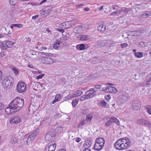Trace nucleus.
I'll return each instance as SVG.
<instances>
[{
  "label": "nucleus",
  "mask_w": 151,
  "mask_h": 151,
  "mask_svg": "<svg viewBox=\"0 0 151 151\" xmlns=\"http://www.w3.org/2000/svg\"><path fill=\"white\" fill-rule=\"evenodd\" d=\"M63 26H64L65 25L66 26L65 27L66 29L70 28L73 27H74L75 25V24L74 23H70L69 22H67L66 23H63Z\"/></svg>",
  "instance_id": "nucleus-18"
},
{
  "label": "nucleus",
  "mask_w": 151,
  "mask_h": 151,
  "mask_svg": "<svg viewBox=\"0 0 151 151\" xmlns=\"http://www.w3.org/2000/svg\"><path fill=\"white\" fill-rule=\"evenodd\" d=\"M44 75L45 74H44L39 75L37 77L36 79H39L42 78L44 76Z\"/></svg>",
  "instance_id": "nucleus-51"
},
{
  "label": "nucleus",
  "mask_w": 151,
  "mask_h": 151,
  "mask_svg": "<svg viewBox=\"0 0 151 151\" xmlns=\"http://www.w3.org/2000/svg\"><path fill=\"white\" fill-rule=\"evenodd\" d=\"M18 139L16 137H12L11 142L12 145H14L17 143Z\"/></svg>",
  "instance_id": "nucleus-31"
},
{
  "label": "nucleus",
  "mask_w": 151,
  "mask_h": 151,
  "mask_svg": "<svg viewBox=\"0 0 151 151\" xmlns=\"http://www.w3.org/2000/svg\"><path fill=\"white\" fill-rule=\"evenodd\" d=\"M104 43V42L103 41H99L95 45V46L98 48H101L103 47Z\"/></svg>",
  "instance_id": "nucleus-26"
},
{
  "label": "nucleus",
  "mask_w": 151,
  "mask_h": 151,
  "mask_svg": "<svg viewBox=\"0 0 151 151\" xmlns=\"http://www.w3.org/2000/svg\"><path fill=\"white\" fill-rule=\"evenodd\" d=\"M127 139H128L127 137H125L118 140L114 144V147L116 148V147H118L119 145H121L122 143H123V142H124L126 140H127Z\"/></svg>",
  "instance_id": "nucleus-10"
},
{
  "label": "nucleus",
  "mask_w": 151,
  "mask_h": 151,
  "mask_svg": "<svg viewBox=\"0 0 151 151\" xmlns=\"http://www.w3.org/2000/svg\"><path fill=\"white\" fill-rule=\"evenodd\" d=\"M147 84L149 85H151V80H150V79L149 78L147 79Z\"/></svg>",
  "instance_id": "nucleus-56"
},
{
  "label": "nucleus",
  "mask_w": 151,
  "mask_h": 151,
  "mask_svg": "<svg viewBox=\"0 0 151 151\" xmlns=\"http://www.w3.org/2000/svg\"><path fill=\"white\" fill-rule=\"evenodd\" d=\"M83 4H80L77 5L76 6L77 8L83 6Z\"/></svg>",
  "instance_id": "nucleus-61"
},
{
  "label": "nucleus",
  "mask_w": 151,
  "mask_h": 151,
  "mask_svg": "<svg viewBox=\"0 0 151 151\" xmlns=\"http://www.w3.org/2000/svg\"><path fill=\"white\" fill-rule=\"evenodd\" d=\"M24 104V100L23 99L17 98L10 103V105L13 107V108L16 112L19 111L23 107Z\"/></svg>",
  "instance_id": "nucleus-1"
},
{
  "label": "nucleus",
  "mask_w": 151,
  "mask_h": 151,
  "mask_svg": "<svg viewBox=\"0 0 151 151\" xmlns=\"http://www.w3.org/2000/svg\"><path fill=\"white\" fill-rule=\"evenodd\" d=\"M78 38L81 40L86 41L90 39L89 35H81L78 36Z\"/></svg>",
  "instance_id": "nucleus-13"
},
{
  "label": "nucleus",
  "mask_w": 151,
  "mask_h": 151,
  "mask_svg": "<svg viewBox=\"0 0 151 151\" xmlns=\"http://www.w3.org/2000/svg\"><path fill=\"white\" fill-rule=\"evenodd\" d=\"M82 28V25H78L74 28L73 31L76 33L80 34L81 32Z\"/></svg>",
  "instance_id": "nucleus-17"
},
{
  "label": "nucleus",
  "mask_w": 151,
  "mask_h": 151,
  "mask_svg": "<svg viewBox=\"0 0 151 151\" xmlns=\"http://www.w3.org/2000/svg\"><path fill=\"white\" fill-rule=\"evenodd\" d=\"M104 92H107V93H109L110 91L108 87H106L105 88H104Z\"/></svg>",
  "instance_id": "nucleus-52"
},
{
  "label": "nucleus",
  "mask_w": 151,
  "mask_h": 151,
  "mask_svg": "<svg viewBox=\"0 0 151 151\" xmlns=\"http://www.w3.org/2000/svg\"><path fill=\"white\" fill-rule=\"evenodd\" d=\"M125 147L124 145V142L122 143L121 145H119L118 147H116V149L118 150H122L123 149H125Z\"/></svg>",
  "instance_id": "nucleus-35"
},
{
  "label": "nucleus",
  "mask_w": 151,
  "mask_h": 151,
  "mask_svg": "<svg viewBox=\"0 0 151 151\" xmlns=\"http://www.w3.org/2000/svg\"><path fill=\"white\" fill-rule=\"evenodd\" d=\"M123 142L125 147H125V149L128 148L130 146V140L128 138V139H127V140H126L125 142Z\"/></svg>",
  "instance_id": "nucleus-22"
},
{
  "label": "nucleus",
  "mask_w": 151,
  "mask_h": 151,
  "mask_svg": "<svg viewBox=\"0 0 151 151\" xmlns=\"http://www.w3.org/2000/svg\"><path fill=\"white\" fill-rule=\"evenodd\" d=\"M91 141L90 140L87 139L85 141L83 145L86 148H88L91 146Z\"/></svg>",
  "instance_id": "nucleus-21"
},
{
  "label": "nucleus",
  "mask_w": 151,
  "mask_h": 151,
  "mask_svg": "<svg viewBox=\"0 0 151 151\" xmlns=\"http://www.w3.org/2000/svg\"><path fill=\"white\" fill-rule=\"evenodd\" d=\"M88 99V97L86 95V94L85 93V95H83L81 97L80 100L81 101H83L85 100H86Z\"/></svg>",
  "instance_id": "nucleus-39"
},
{
  "label": "nucleus",
  "mask_w": 151,
  "mask_h": 151,
  "mask_svg": "<svg viewBox=\"0 0 151 151\" xmlns=\"http://www.w3.org/2000/svg\"><path fill=\"white\" fill-rule=\"evenodd\" d=\"M97 91L95 90L94 88H91L90 90L87 91L86 93L88 99L93 97L96 95V91Z\"/></svg>",
  "instance_id": "nucleus-4"
},
{
  "label": "nucleus",
  "mask_w": 151,
  "mask_h": 151,
  "mask_svg": "<svg viewBox=\"0 0 151 151\" xmlns=\"http://www.w3.org/2000/svg\"><path fill=\"white\" fill-rule=\"evenodd\" d=\"M139 46L141 47H144L145 46V43L143 42H139Z\"/></svg>",
  "instance_id": "nucleus-53"
},
{
  "label": "nucleus",
  "mask_w": 151,
  "mask_h": 151,
  "mask_svg": "<svg viewBox=\"0 0 151 151\" xmlns=\"http://www.w3.org/2000/svg\"><path fill=\"white\" fill-rule=\"evenodd\" d=\"M39 129H36L34 130L29 135V137H30L32 139L34 140L37 134L39 132Z\"/></svg>",
  "instance_id": "nucleus-16"
},
{
  "label": "nucleus",
  "mask_w": 151,
  "mask_h": 151,
  "mask_svg": "<svg viewBox=\"0 0 151 151\" xmlns=\"http://www.w3.org/2000/svg\"><path fill=\"white\" fill-rule=\"evenodd\" d=\"M149 124H148L147 126L148 127V128L151 130V123L149 122Z\"/></svg>",
  "instance_id": "nucleus-64"
},
{
  "label": "nucleus",
  "mask_w": 151,
  "mask_h": 151,
  "mask_svg": "<svg viewBox=\"0 0 151 151\" xmlns=\"http://www.w3.org/2000/svg\"><path fill=\"white\" fill-rule=\"evenodd\" d=\"M86 120L87 122H91L93 118V116L92 114H88L86 115Z\"/></svg>",
  "instance_id": "nucleus-25"
},
{
  "label": "nucleus",
  "mask_w": 151,
  "mask_h": 151,
  "mask_svg": "<svg viewBox=\"0 0 151 151\" xmlns=\"http://www.w3.org/2000/svg\"><path fill=\"white\" fill-rule=\"evenodd\" d=\"M46 146L47 147L50 151H54L56 147V144L52 143V142H51V143H49Z\"/></svg>",
  "instance_id": "nucleus-12"
},
{
  "label": "nucleus",
  "mask_w": 151,
  "mask_h": 151,
  "mask_svg": "<svg viewBox=\"0 0 151 151\" xmlns=\"http://www.w3.org/2000/svg\"><path fill=\"white\" fill-rule=\"evenodd\" d=\"M145 109L147 110V112L149 114L151 115V106L147 105L145 106Z\"/></svg>",
  "instance_id": "nucleus-30"
},
{
  "label": "nucleus",
  "mask_w": 151,
  "mask_h": 151,
  "mask_svg": "<svg viewBox=\"0 0 151 151\" xmlns=\"http://www.w3.org/2000/svg\"><path fill=\"white\" fill-rule=\"evenodd\" d=\"M110 93H116L118 91L117 89L112 86H109Z\"/></svg>",
  "instance_id": "nucleus-27"
},
{
  "label": "nucleus",
  "mask_w": 151,
  "mask_h": 151,
  "mask_svg": "<svg viewBox=\"0 0 151 151\" xmlns=\"http://www.w3.org/2000/svg\"><path fill=\"white\" fill-rule=\"evenodd\" d=\"M23 26V25L21 24H12L10 27L12 29H13L14 27H16L18 28H21Z\"/></svg>",
  "instance_id": "nucleus-33"
},
{
  "label": "nucleus",
  "mask_w": 151,
  "mask_h": 151,
  "mask_svg": "<svg viewBox=\"0 0 151 151\" xmlns=\"http://www.w3.org/2000/svg\"><path fill=\"white\" fill-rule=\"evenodd\" d=\"M88 109H85L82 110V113L83 114H86L88 113Z\"/></svg>",
  "instance_id": "nucleus-48"
},
{
  "label": "nucleus",
  "mask_w": 151,
  "mask_h": 151,
  "mask_svg": "<svg viewBox=\"0 0 151 151\" xmlns=\"http://www.w3.org/2000/svg\"><path fill=\"white\" fill-rule=\"evenodd\" d=\"M83 93L82 91L81 90H77L70 96V98H72L80 96Z\"/></svg>",
  "instance_id": "nucleus-15"
},
{
  "label": "nucleus",
  "mask_w": 151,
  "mask_h": 151,
  "mask_svg": "<svg viewBox=\"0 0 151 151\" xmlns=\"http://www.w3.org/2000/svg\"><path fill=\"white\" fill-rule=\"evenodd\" d=\"M18 92L19 93H23L26 90V85L24 83L19 82L17 85Z\"/></svg>",
  "instance_id": "nucleus-2"
},
{
  "label": "nucleus",
  "mask_w": 151,
  "mask_h": 151,
  "mask_svg": "<svg viewBox=\"0 0 151 151\" xmlns=\"http://www.w3.org/2000/svg\"><path fill=\"white\" fill-rule=\"evenodd\" d=\"M95 142L99 143V144L104 145V139L102 138H97L96 139Z\"/></svg>",
  "instance_id": "nucleus-29"
},
{
  "label": "nucleus",
  "mask_w": 151,
  "mask_h": 151,
  "mask_svg": "<svg viewBox=\"0 0 151 151\" xmlns=\"http://www.w3.org/2000/svg\"><path fill=\"white\" fill-rule=\"evenodd\" d=\"M78 102V100L77 99L75 100H73L72 102V104L73 105V107H74L76 106L77 105V104Z\"/></svg>",
  "instance_id": "nucleus-37"
},
{
  "label": "nucleus",
  "mask_w": 151,
  "mask_h": 151,
  "mask_svg": "<svg viewBox=\"0 0 151 151\" xmlns=\"http://www.w3.org/2000/svg\"><path fill=\"white\" fill-rule=\"evenodd\" d=\"M76 48L78 50H84L85 49V46L83 44H79L76 46Z\"/></svg>",
  "instance_id": "nucleus-19"
},
{
  "label": "nucleus",
  "mask_w": 151,
  "mask_h": 151,
  "mask_svg": "<svg viewBox=\"0 0 151 151\" xmlns=\"http://www.w3.org/2000/svg\"><path fill=\"white\" fill-rule=\"evenodd\" d=\"M42 62L45 64H50L54 62V60L50 57H44L42 59Z\"/></svg>",
  "instance_id": "nucleus-7"
},
{
  "label": "nucleus",
  "mask_w": 151,
  "mask_h": 151,
  "mask_svg": "<svg viewBox=\"0 0 151 151\" xmlns=\"http://www.w3.org/2000/svg\"><path fill=\"white\" fill-rule=\"evenodd\" d=\"M5 111L6 113L8 114H14L16 112V111L13 108V107L10 105V103L9 105V106L6 107L5 109Z\"/></svg>",
  "instance_id": "nucleus-8"
},
{
  "label": "nucleus",
  "mask_w": 151,
  "mask_h": 151,
  "mask_svg": "<svg viewBox=\"0 0 151 151\" xmlns=\"http://www.w3.org/2000/svg\"><path fill=\"white\" fill-rule=\"evenodd\" d=\"M120 46L122 48H124L128 46V44L127 43H123L120 44Z\"/></svg>",
  "instance_id": "nucleus-46"
},
{
  "label": "nucleus",
  "mask_w": 151,
  "mask_h": 151,
  "mask_svg": "<svg viewBox=\"0 0 151 151\" xmlns=\"http://www.w3.org/2000/svg\"><path fill=\"white\" fill-rule=\"evenodd\" d=\"M130 34L132 36H137L141 35V32L138 30L134 31L131 32Z\"/></svg>",
  "instance_id": "nucleus-24"
},
{
  "label": "nucleus",
  "mask_w": 151,
  "mask_h": 151,
  "mask_svg": "<svg viewBox=\"0 0 151 151\" xmlns=\"http://www.w3.org/2000/svg\"><path fill=\"white\" fill-rule=\"evenodd\" d=\"M112 8L114 10H116V9H117L118 7L115 5H114L112 6Z\"/></svg>",
  "instance_id": "nucleus-58"
},
{
  "label": "nucleus",
  "mask_w": 151,
  "mask_h": 151,
  "mask_svg": "<svg viewBox=\"0 0 151 151\" xmlns=\"http://www.w3.org/2000/svg\"><path fill=\"white\" fill-rule=\"evenodd\" d=\"M55 136V132L53 131L49 132L47 133L45 137V139L47 141H51L52 139Z\"/></svg>",
  "instance_id": "nucleus-5"
},
{
  "label": "nucleus",
  "mask_w": 151,
  "mask_h": 151,
  "mask_svg": "<svg viewBox=\"0 0 151 151\" xmlns=\"http://www.w3.org/2000/svg\"><path fill=\"white\" fill-rule=\"evenodd\" d=\"M9 3L11 5H14L17 3V0H9Z\"/></svg>",
  "instance_id": "nucleus-41"
},
{
  "label": "nucleus",
  "mask_w": 151,
  "mask_h": 151,
  "mask_svg": "<svg viewBox=\"0 0 151 151\" xmlns=\"http://www.w3.org/2000/svg\"><path fill=\"white\" fill-rule=\"evenodd\" d=\"M112 124L111 121H110V119L107 121L105 123V125L106 127H109V125Z\"/></svg>",
  "instance_id": "nucleus-49"
},
{
  "label": "nucleus",
  "mask_w": 151,
  "mask_h": 151,
  "mask_svg": "<svg viewBox=\"0 0 151 151\" xmlns=\"http://www.w3.org/2000/svg\"><path fill=\"white\" fill-rule=\"evenodd\" d=\"M111 8L109 6L107 5L106 6V11H104V12L106 13H108L109 12H110L111 11Z\"/></svg>",
  "instance_id": "nucleus-38"
},
{
  "label": "nucleus",
  "mask_w": 151,
  "mask_h": 151,
  "mask_svg": "<svg viewBox=\"0 0 151 151\" xmlns=\"http://www.w3.org/2000/svg\"><path fill=\"white\" fill-rule=\"evenodd\" d=\"M6 42V43L5 44V47H6V49L8 48H11L12 46L14 44V43H12L9 41H7Z\"/></svg>",
  "instance_id": "nucleus-23"
},
{
  "label": "nucleus",
  "mask_w": 151,
  "mask_h": 151,
  "mask_svg": "<svg viewBox=\"0 0 151 151\" xmlns=\"http://www.w3.org/2000/svg\"><path fill=\"white\" fill-rule=\"evenodd\" d=\"M41 13L42 15H45V16H46L47 15V14H46V13L45 12V10H42V11Z\"/></svg>",
  "instance_id": "nucleus-59"
},
{
  "label": "nucleus",
  "mask_w": 151,
  "mask_h": 151,
  "mask_svg": "<svg viewBox=\"0 0 151 151\" xmlns=\"http://www.w3.org/2000/svg\"><path fill=\"white\" fill-rule=\"evenodd\" d=\"M116 12L117 14H119L120 13L122 12V10H123V9H119L118 8L117 9H116Z\"/></svg>",
  "instance_id": "nucleus-55"
},
{
  "label": "nucleus",
  "mask_w": 151,
  "mask_h": 151,
  "mask_svg": "<svg viewBox=\"0 0 151 151\" xmlns=\"http://www.w3.org/2000/svg\"><path fill=\"white\" fill-rule=\"evenodd\" d=\"M98 29L99 31L101 32H103L104 29H103V24L98 26Z\"/></svg>",
  "instance_id": "nucleus-40"
},
{
  "label": "nucleus",
  "mask_w": 151,
  "mask_h": 151,
  "mask_svg": "<svg viewBox=\"0 0 151 151\" xmlns=\"http://www.w3.org/2000/svg\"><path fill=\"white\" fill-rule=\"evenodd\" d=\"M100 106H104V100L101 101L100 102Z\"/></svg>",
  "instance_id": "nucleus-60"
},
{
  "label": "nucleus",
  "mask_w": 151,
  "mask_h": 151,
  "mask_svg": "<svg viewBox=\"0 0 151 151\" xmlns=\"http://www.w3.org/2000/svg\"><path fill=\"white\" fill-rule=\"evenodd\" d=\"M0 46L2 47V49L5 50L6 49V48L5 47V45L1 41H0Z\"/></svg>",
  "instance_id": "nucleus-44"
},
{
  "label": "nucleus",
  "mask_w": 151,
  "mask_h": 151,
  "mask_svg": "<svg viewBox=\"0 0 151 151\" xmlns=\"http://www.w3.org/2000/svg\"><path fill=\"white\" fill-rule=\"evenodd\" d=\"M12 82L9 80L8 77H6L4 79L2 82V86L5 89L9 88Z\"/></svg>",
  "instance_id": "nucleus-3"
},
{
  "label": "nucleus",
  "mask_w": 151,
  "mask_h": 151,
  "mask_svg": "<svg viewBox=\"0 0 151 151\" xmlns=\"http://www.w3.org/2000/svg\"><path fill=\"white\" fill-rule=\"evenodd\" d=\"M132 108L135 110H139L141 108L140 102L139 100L134 101L132 104Z\"/></svg>",
  "instance_id": "nucleus-6"
},
{
  "label": "nucleus",
  "mask_w": 151,
  "mask_h": 151,
  "mask_svg": "<svg viewBox=\"0 0 151 151\" xmlns=\"http://www.w3.org/2000/svg\"><path fill=\"white\" fill-rule=\"evenodd\" d=\"M33 140V139H32L29 136L27 140V144H28V143H30Z\"/></svg>",
  "instance_id": "nucleus-45"
},
{
  "label": "nucleus",
  "mask_w": 151,
  "mask_h": 151,
  "mask_svg": "<svg viewBox=\"0 0 151 151\" xmlns=\"http://www.w3.org/2000/svg\"><path fill=\"white\" fill-rule=\"evenodd\" d=\"M110 121H111L112 123H115L118 125H119L120 124L119 121L116 118L112 117L110 118Z\"/></svg>",
  "instance_id": "nucleus-20"
},
{
  "label": "nucleus",
  "mask_w": 151,
  "mask_h": 151,
  "mask_svg": "<svg viewBox=\"0 0 151 151\" xmlns=\"http://www.w3.org/2000/svg\"><path fill=\"white\" fill-rule=\"evenodd\" d=\"M12 70L14 71V72L15 73L16 75L17 74H18L19 72L18 70L16 69L15 68H12Z\"/></svg>",
  "instance_id": "nucleus-50"
},
{
  "label": "nucleus",
  "mask_w": 151,
  "mask_h": 151,
  "mask_svg": "<svg viewBox=\"0 0 151 151\" xmlns=\"http://www.w3.org/2000/svg\"><path fill=\"white\" fill-rule=\"evenodd\" d=\"M26 40L28 42H31V38L29 37H28L27 38H26Z\"/></svg>",
  "instance_id": "nucleus-63"
},
{
  "label": "nucleus",
  "mask_w": 151,
  "mask_h": 151,
  "mask_svg": "<svg viewBox=\"0 0 151 151\" xmlns=\"http://www.w3.org/2000/svg\"><path fill=\"white\" fill-rule=\"evenodd\" d=\"M56 30L57 31L61 33H63L64 32V30L63 29H60L59 28H56Z\"/></svg>",
  "instance_id": "nucleus-54"
},
{
  "label": "nucleus",
  "mask_w": 151,
  "mask_h": 151,
  "mask_svg": "<svg viewBox=\"0 0 151 151\" xmlns=\"http://www.w3.org/2000/svg\"><path fill=\"white\" fill-rule=\"evenodd\" d=\"M52 8L51 7L47 6L45 8V12L47 15L49 14L52 11Z\"/></svg>",
  "instance_id": "nucleus-28"
},
{
  "label": "nucleus",
  "mask_w": 151,
  "mask_h": 151,
  "mask_svg": "<svg viewBox=\"0 0 151 151\" xmlns=\"http://www.w3.org/2000/svg\"><path fill=\"white\" fill-rule=\"evenodd\" d=\"M149 122L143 119H139L137 121V123L140 125H144L147 127L148 124H149Z\"/></svg>",
  "instance_id": "nucleus-9"
},
{
  "label": "nucleus",
  "mask_w": 151,
  "mask_h": 151,
  "mask_svg": "<svg viewBox=\"0 0 151 151\" xmlns=\"http://www.w3.org/2000/svg\"><path fill=\"white\" fill-rule=\"evenodd\" d=\"M60 96V95L59 94V95H57L56 96H55V99L53 100L52 102V104H55L57 101H58V98L57 99V96Z\"/></svg>",
  "instance_id": "nucleus-47"
},
{
  "label": "nucleus",
  "mask_w": 151,
  "mask_h": 151,
  "mask_svg": "<svg viewBox=\"0 0 151 151\" xmlns=\"http://www.w3.org/2000/svg\"><path fill=\"white\" fill-rule=\"evenodd\" d=\"M21 119L20 117L16 116L14 117L12 119H11L10 120V122L12 124L13 123H15V124H17L20 122L21 121Z\"/></svg>",
  "instance_id": "nucleus-11"
},
{
  "label": "nucleus",
  "mask_w": 151,
  "mask_h": 151,
  "mask_svg": "<svg viewBox=\"0 0 151 151\" xmlns=\"http://www.w3.org/2000/svg\"><path fill=\"white\" fill-rule=\"evenodd\" d=\"M150 14L148 12H146L144 13L142 15V17L143 18H146L150 15Z\"/></svg>",
  "instance_id": "nucleus-36"
},
{
  "label": "nucleus",
  "mask_w": 151,
  "mask_h": 151,
  "mask_svg": "<svg viewBox=\"0 0 151 151\" xmlns=\"http://www.w3.org/2000/svg\"><path fill=\"white\" fill-rule=\"evenodd\" d=\"M81 140V139L79 137H77L76 139V141L77 142H78Z\"/></svg>",
  "instance_id": "nucleus-62"
},
{
  "label": "nucleus",
  "mask_w": 151,
  "mask_h": 151,
  "mask_svg": "<svg viewBox=\"0 0 151 151\" xmlns=\"http://www.w3.org/2000/svg\"><path fill=\"white\" fill-rule=\"evenodd\" d=\"M86 120H83L81 121V122L80 123L79 125L83 126L84 124H86Z\"/></svg>",
  "instance_id": "nucleus-43"
},
{
  "label": "nucleus",
  "mask_w": 151,
  "mask_h": 151,
  "mask_svg": "<svg viewBox=\"0 0 151 151\" xmlns=\"http://www.w3.org/2000/svg\"><path fill=\"white\" fill-rule=\"evenodd\" d=\"M104 145L99 144V143L95 142L93 148L96 150L99 151L101 149Z\"/></svg>",
  "instance_id": "nucleus-14"
},
{
  "label": "nucleus",
  "mask_w": 151,
  "mask_h": 151,
  "mask_svg": "<svg viewBox=\"0 0 151 151\" xmlns=\"http://www.w3.org/2000/svg\"><path fill=\"white\" fill-rule=\"evenodd\" d=\"M95 89H100L101 88V85H97L94 86Z\"/></svg>",
  "instance_id": "nucleus-57"
},
{
  "label": "nucleus",
  "mask_w": 151,
  "mask_h": 151,
  "mask_svg": "<svg viewBox=\"0 0 151 151\" xmlns=\"http://www.w3.org/2000/svg\"><path fill=\"white\" fill-rule=\"evenodd\" d=\"M104 98H105L106 100L108 101L111 98V97L109 94H107V95L105 94Z\"/></svg>",
  "instance_id": "nucleus-42"
},
{
  "label": "nucleus",
  "mask_w": 151,
  "mask_h": 151,
  "mask_svg": "<svg viewBox=\"0 0 151 151\" xmlns=\"http://www.w3.org/2000/svg\"><path fill=\"white\" fill-rule=\"evenodd\" d=\"M143 53L142 52H138L135 53V56L138 58H140L143 56Z\"/></svg>",
  "instance_id": "nucleus-32"
},
{
  "label": "nucleus",
  "mask_w": 151,
  "mask_h": 151,
  "mask_svg": "<svg viewBox=\"0 0 151 151\" xmlns=\"http://www.w3.org/2000/svg\"><path fill=\"white\" fill-rule=\"evenodd\" d=\"M60 42L59 41H56L54 43L53 45V47L55 49H57L60 46Z\"/></svg>",
  "instance_id": "nucleus-34"
}]
</instances>
